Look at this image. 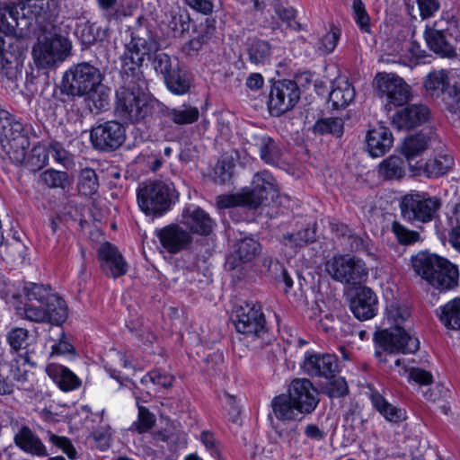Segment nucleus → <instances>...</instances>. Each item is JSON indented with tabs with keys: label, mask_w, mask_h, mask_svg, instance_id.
<instances>
[{
	"label": "nucleus",
	"mask_w": 460,
	"mask_h": 460,
	"mask_svg": "<svg viewBox=\"0 0 460 460\" xmlns=\"http://www.w3.org/2000/svg\"><path fill=\"white\" fill-rule=\"evenodd\" d=\"M261 245L252 237L239 240L234 245L232 259L240 262L251 261L260 252Z\"/></svg>",
	"instance_id": "nucleus-40"
},
{
	"label": "nucleus",
	"mask_w": 460,
	"mask_h": 460,
	"mask_svg": "<svg viewBox=\"0 0 460 460\" xmlns=\"http://www.w3.org/2000/svg\"><path fill=\"white\" fill-rule=\"evenodd\" d=\"M341 30L335 26H332L330 31L321 37L316 44V49L321 55L332 53L340 40Z\"/></svg>",
	"instance_id": "nucleus-51"
},
{
	"label": "nucleus",
	"mask_w": 460,
	"mask_h": 460,
	"mask_svg": "<svg viewBox=\"0 0 460 460\" xmlns=\"http://www.w3.org/2000/svg\"><path fill=\"white\" fill-rule=\"evenodd\" d=\"M410 317L407 306L397 302L391 303L386 308V318L391 327L376 331L375 341L385 351L389 353H414L419 349L420 343L417 338L409 334L403 323Z\"/></svg>",
	"instance_id": "nucleus-5"
},
{
	"label": "nucleus",
	"mask_w": 460,
	"mask_h": 460,
	"mask_svg": "<svg viewBox=\"0 0 460 460\" xmlns=\"http://www.w3.org/2000/svg\"><path fill=\"white\" fill-rule=\"evenodd\" d=\"M49 159V150L42 144L34 146L31 154V164L34 167L40 169L47 165Z\"/></svg>",
	"instance_id": "nucleus-60"
},
{
	"label": "nucleus",
	"mask_w": 460,
	"mask_h": 460,
	"mask_svg": "<svg viewBox=\"0 0 460 460\" xmlns=\"http://www.w3.org/2000/svg\"><path fill=\"white\" fill-rule=\"evenodd\" d=\"M75 353V347L61 332L58 341L51 346V356H73Z\"/></svg>",
	"instance_id": "nucleus-62"
},
{
	"label": "nucleus",
	"mask_w": 460,
	"mask_h": 460,
	"mask_svg": "<svg viewBox=\"0 0 460 460\" xmlns=\"http://www.w3.org/2000/svg\"><path fill=\"white\" fill-rule=\"evenodd\" d=\"M41 181L49 188L65 189L68 183V174L66 172L49 169L40 174Z\"/></svg>",
	"instance_id": "nucleus-53"
},
{
	"label": "nucleus",
	"mask_w": 460,
	"mask_h": 460,
	"mask_svg": "<svg viewBox=\"0 0 460 460\" xmlns=\"http://www.w3.org/2000/svg\"><path fill=\"white\" fill-rule=\"evenodd\" d=\"M261 159L270 165H279L281 162L283 150L279 144L269 136H261L256 143Z\"/></svg>",
	"instance_id": "nucleus-36"
},
{
	"label": "nucleus",
	"mask_w": 460,
	"mask_h": 460,
	"mask_svg": "<svg viewBox=\"0 0 460 460\" xmlns=\"http://www.w3.org/2000/svg\"><path fill=\"white\" fill-rule=\"evenodd\" d=\"M34 363L31 361L27 352L18 354L11 362L10 374L18 382L28 381Z\"/></svg>",
	"instance_id": "nucleus-43"
},
{
	"label": "nucleus",
	"mask_w": 460,
	"mask_h": 460,
	"mask_svg": "<svg viewBox=\"0 0 460 460\" xmlns=\"http://www.w3.org/2000/svg\"><path fill=\"white\" fill-rule=\"evenodd\" d=\"M436 140L437 135L433 132L409 136L402 146V153L408 160L412 159L423 154Z\"/></svg>",
	"instance_id": "nucleus-33"
},
{
	"label": "nucleus",
	"mask_w": 460,
	"mask_h": 460,
	"mask_svg": "<svg viewBox=\"0 0 460 460\" xmlns=\"http://www.w3.org/2000/svg\"><path fill=\"white\" fill-rule=\"evenodd\" d=\"M126 139V129L122 124L109 120L93 127L90 140L93 146L100 151H113L119 147Z\"/></svg>",
	"instance_id": "nucleus-17"
},
{
	"label": "nucleus",
	"mask_w": 460,
	"mask_h": 460,
	"mask_svg": "<svg viewBox=\"0 0 460 460\" xmlns=\"http://www.w3.org/2000/svg\"><path fill=\"white\" fill-rule=\"evenodd\" d=\"M137 199L139 208L146 216L161 217L176 203L178 193L172 181H157L140 186Z\"/></svg>",
	"instance_id": "nucleus-10"
},
{
	"label": "nucleus",
	"mask_w": 460,
	"mask_h": 460,
	"mask_svg": "<svg viewBox=\"0 0 460 460\" xmlns=\"http://www.w3.org/2000/svg\"><path fill=\"white\" fill-rule=\"evenodd\" d=\"M355 98L353 85L345 78H337L332 82L329 93V102L333 109H341L349 106Z\"/></svg>",
	"instance_id": "nucleus-31"
},
{
	"label": "nucleus",
	"mask_w": 460,
	"mask_h": 460,
	"mask_svg": "<svg viewBox=\"0 0 460 460\" xmlns=\"http://www.w3.org/2000/svg\"><path fill=\"white\" fill-rule=\"evenodd\" d=\"M320 402V394L307 378H296L288 394L275 396L271 408L275 417L281 421L299 420L298 416L311 414Z\"/></svg>",
	"instance_id": "nucleus-4"
},
{
	"label": "nucleus",
	"mask_w": 460,
	"mask_h": 460,
	"mask_svg": "<svg viewBox=\"0 0 460 460\" xmlns=\"http://www.w3.org/2000/svg\"><path fill=\"white\" fill-rule=\"evenodd\" d=\"M366 143L368 154L372 157H380L393 146L394 137L388 128L378 125L367 131Z\"/></svg>",
	"instance_id": "nucleus-26"
},
{
	"label": "nucleus",
	"mask_w": 460,
	"mask_h": 460,
	"mask_svg": "<svg viewBox=\"0 0 460 460\" xmlns=\"http://www.w3.org/2000/svg\"><path fill=\"white\" fill-rule=\"evenodd\" d=\"M325 271L336 281L356 285L367 276L366 264L355 257L336 255L325 262Z\"/></svg>",
	"instance_id": "nucleus-15"
},
{
	"label": "nucleus",
	"mask_w": 460,
	"mask_h": 460,
	"mask_svg": "<svg viewBox=\"0 0 460 460\" xmlns=\"http://www.w3.org/2000/svg\"><path fill=\"white\" fill-rule=\"evenodd\" d=\"M249 58L254 64H266L270 62L271 46L266 40H256L248 49Z\"/></svg>",
	"instance_id": "nucleus-46"
},
{
	"label": "nucleus",
	"mask_w": 460,
	"mask_h": 460,
	"mask_svg": "<svg viewBox=\"0 0 460 460\" xmlns=\"http://www.w3.org/2000/svg\"><path fill=\"white\" fill-rule=\"evenodd\" d=\"M449 224L451 226L449 241L453 247L460 251V202L456 205L449 218Z\"/></svg>",
	"instance_id": "nucleus-55"
},
{
	"label": "nucleus",
	"mask_w": 460,
	"mask_h": 460,
	"mask_svg": "<svg viewBox=\"0 0 460 460\" xmlns=\"http://www.w3.org/2000/svg\"><path fill=\"white\" fill-rule=\"evenodd\" d=\"M446 109L460 119V89L452 87L448 89L443 98Z\"/></svg>",
	"instance_id": "nucleus-58"
},
{
	"label": "nucleus",
	"mask_w": 460,
	"mask_h": 460,
	"mask_svg": "<svg viewBox=\"0 0 460 460\" xmlns=\"http://www.w3.org/2000/svg\"><path fill=\"white\" fill-rule=\"evenodd\" d=\"M0 138L7 141L12 147L20 148L22 156L30 146L23 124L4 110L0 111Z\"/></svg>",
	"instance_id": "nucleus-20"
},
{
	"label": "nucleus",
	"mask_w": 460,
	"mask_h": 460,
	"mask_svg": "<svg viewBox=\"0 0 460 460\" xmlns=\"http://www.w3.org/2000/svg\"><path fill=\"white\" fill-rule=\"evenodd\" d=\"M29 331L22 327H13L6 334V341L13 350L25 349L30 344Z\"/></svg>",
	"instance_id": "nucleus-50"
},
{
	"label": "nucleus",
	"mask_w": 460,
	"mask_h": 460,
	"mask_svg": "<svg viewBox=\"0 0 460 460\" xmlns=\"http://www.w3.org/2000/svg\"><path fill=\"white\" fill-rule=\"evenodd\" d=\"M160 102L147 95L139 87H120L116 92L115 114L129 123L148 122L156 117Z\"/></svg>",
	"instance_id": "nucleus-7"
},
{
	"label": "nucleus",
	"mask_w": 460,
	"mask_h": 460,
	"mask_svg": "<svg viewBox=\"0 0 460 460\" xmlns=\"http://www.w3.org/2000/svg\"><path fill=\"white\" fill-rule=\"evenodd\" d=\"M437 315L445 327L460 330V297H455L437 310Z\"/></svg>",
	"instance_id": "nucleus-37"
},
{
	"label": "nucleus",
	"mask_w": 460,
	"mask_h": 460,
	"mask_svg": "<svg viewBox=\"0 0 460 460\" xmlns=\"http://www.w3.org/2000/svg\"><path fill=\"white\" fill-rule=\"evenodd\" d=\"M314 130L319 134H332L341 137L343 134L344 125L340 118H326L317 120L314 126Z\"/></svg>",
	"instance_id": "nucleus-49"
},
{
	"label": "nucleus",
	"mask_w": 460,
	"mask_h": 460,
	"mask_svg": "<svg viewBox=\"0 0 460 460\" xmlns=\"http://www.w3.org/2000/svg\"><path fill=\"white\" fill-rule=\"evenodd\" d=\"M279 192V189L273 175L267 170L258 172L252 177V188H243L240 192L232 194V208H257L266 206L278 198Z\"/></svg>",
	"instance_id": "nucleus-11"
},
{
	"label": "nucleus",
	"mask_w": 460,
	"mask_h": 460,
	"mask_svg": "<svg viewBox=\"0 0 460 460\" xmlns=\"http://www.w3.org/2000/svg\"><path fill=\"white\" fill-rule=\"evenodd\" d=\"M200 441L213 457H220L219 444L212 432L208 430L202 431Z\"/></svg>",
	"instance_id": "nucleus-64"
},
{
	"label": "nucleus",
	"mask_w": 460,
	"mask_h": 460,
	"mask_svg": "<svg viewBox=\"0 0 460 460\" xmlns=\"http://www.w3.org/2000/svg\"><path fill=\"white\" fill-rule=\"evenodd\" d=\"M150 60L155 72L162 75L163 78L179 64L176 58H172L166 53L158 51L153 54Z\"/></svg>",
	"instance_id": "nucleus-48"
},
{
	"label": "nucleus",
	"mask_w": 460,
	"mask_h": 460,
	"mask_svg": "<svg viewBox=\"0 0 460 460\" xmlns=\"http://www.w3.org/2000/svg\"><path fill=\"white\" fill-rule=\"evenodd\" d=\"M430 115L424 104H412L394 115L393 125L398 129H411L426 122Z\"/></svg>",
	"instance_id": "nucleus-24"
},
{
	"label": "nucleus",
	"mask_w": 460,
	"mask_h": 460,
	"mask_svg": "<svg viewBox=\"0 0 460 460\" xmlns=\"http://www.w3.org/2000/svg\"><path fill=\"white\" fill-rule=\"evenodd\" d=\"M99 180L95 171L85 167L78 174L77 190L80 195L92 197L98 192Z\"/></svg>",
	"instance_id": "nucleus-42"
},
{
	"label": "nucleus",
	"mask_w": 460,
	"mask_h": 460,
	"mask_svg": "<svg viewBox=\"0 0 460 460\" xmlns=\"http://www.w3.org/2000/svg\"><path fill=\"white\" fill-rule=\"evenodd\" d=\"M71 50L72 43L66 37L43 30L32 47L31 55L38 69H54L71 55Z\"/></svg>",
	"instance_id": "nucleus-9"
},
{
	"label": "nucleus",
	"mask_w": 460,
	"mask_h": 460,
	"mask_svg": "<svg viewBox=\"0 0 460 460\" xmlns=\"http://www.w3.org/2000/svg\"><path fill=\"white\" fill-rule=\"evenodd\" d=\"M377 95L386 109L402 106L411 97V87L399 75L393 73H378L375 77Z\"/></svg>",
	"instance_id": "nucleus-14"
},
{
	"label": "nucleus",
	"mask_w": 460,
	"mask_h": 460,
	"mask_svg": "<svg viewBox=\"0 0 460 460\" xmlns=\"http://www.w3.org/2000/svg\"><path fill=\"white\" fill-rule=\"evenodd\" d=\"M102 271L117 279L128 271V263L119 249L109 242L102 243L97 251Z\"/></svg>",
	"instance_id": "nucleus-21"
},
{
	"label": "nucleus",
	"mask_w": 460,
	"mask_h": 460,
	"mask_svg": "<svg viewBox=\"0 0 460 460\" xmlns=\"http://www.w3.org/2000/svg\"><path fill=\"white\" fill-rule=\"evenodd\" d=\"M163 439L174 449L184 448L187 446V434L181 429L174 428V431L165 433Z\"/></svg>",
	"instance_id": "nucleus-63"
},
{
	"label": "nucleus",
	"mask_w": 460,
	"mask_h": 460,
	"mask_svg": "<svg viewBox=\"0 0 460 460\" xmlns=\"http://www.w3.org/2000/svg\"><path fill=\"white\" fill-rule=\"evenodd\" d=\"M24 301L14 308L23 319L41 323L61 325L68 316L66 302L49 285L28 283L23 288Z\"/></svg>",
	"instance_id": "nucleus-1"
},
{
	"label": "nucleus",
	"mask_w": 460,
	"mask_h": 460,
	"mask_svg": "<svg viewBox=\"0 0 460 460\" xmlns=\"http://www.w3.org/2000/svg\"><path fill=\"white\" fill-rule=\"evenodd\" d=\"M100 69L89 62L71 66L63 75L61 91L74 97H86L92 111H103L109 105L110 89L102 84Z\"/></svg>",
	"instance_id": "nucleus-2"
},
{
	"label": "nucleus",
	"mask_w": 460,
	"mask_h": 460,
	"mask_svg": "<svg viewBox=\"0 0 460 460\" xmlns=\"http://www.w3.org/2000/svg\"><path fill=\"white\" fill-rule=\"evenodd\" d=\"M46 373L54 384L64 392L76 390L81 385L80 378L64 365L49 363L46 367Z\"/></svg>",
	"instance_id": "nucleus-27"
},
{
	"label": "nucleus",
	"mask_w": 460,
	"mask_h": 460,
	"mask_svg": "<svg viewBox=\"0 0 460 460\" xmlns=\"http://www.w3.org/2000/svg\"><path fill=\"white\" fill-rule=\"evenodd\" d=\"M448 85V75L444 69L432 71L424 79V87L431 96L446 94L445 91Z\"/></svg>",
	"instance_id": "nucleus-41"
},
{
	"label": "nucleus",
	"mask_w": 460,
	"mask_h": 460,
	"mask_svg": "<svg viewBox=\"0 0 460 460\" xmlns=\"http://www.w3.org/2000/svg\"><path fill=\"white\" fill-rule=\"evenodd\" d=\"M392 231L396 236L399 243L402 244H411L420 238L419 233L411 231L398 222H394Z\"/></svg>",
	"instance_id": "nucleus-57"
},
{
	"label": "nucleus",
	"mask_w": 460,
	"mask_h": 460,
	"mask_svg": "<svg viewBox=\"0 0 460 460\" xmlns=\"http://www.w3.org/2000/svg\"><path fill=\"white\" fill-rule=\"evenodd\" d=\"M136 404L138 409L137 420L132 423L130 429L141 434L153 428L155 423V416L147 408L140 404L137 396H136Z\"/></svg>",
	"instance_id": "nucleus-47"
},
{
	"label": "nucleus",
	"mask_w": 460,
	"mask_h": 460,
	"mask_svg": "<svg viewBox=\"0 0 460 460\" xmlns=\"http://www.w3.org/2000/svg\"><path fill=\"white\" fill-rule=\"evenodd\" d=\"M454 164V158L449 152L440 151L425 163L423 173L428 178L436 179L447 173Z\"/></svg>",
	"instance_id": "nucleus-34"
},
{
	"label": "nucleus",
	"mask_w": 460,
	"mask_h": 460,
	"mask_svg": "<svg viewBox=\"0 0 460 460\" xmlns=\"http://www.w3.org/2000/svg\"><path fill=\"white\" fill-rule=\"evenodd\" d=\"M353 19L364 33L371 32L370 18L367 13L365 4L362 0H353L352 3Z\"/></svg>",
	"instance_id": "nucleus-54"
},
{
	"label": "nucleus",
	"mask_w": 460,
	"mask_h": 460,
	"mask_svg": "<svg viewBox=\"0 0 460 460\" xmlns=\"http://www.w3.org/2000/svg\"><path fill=\"white\" fill-rule=\"evenodd\" d=\"M379 172L387 180L399 179L404 175V161L395 155H391L379 164Z\"/></svg>",
	"instance_id": "nucleus-44"
},
{
	"label": "nucleus",
	"mask_w": 460,
	"mask_h": 460,
	"mask_svg": "<svg viewBox=\"0 0 460 460\" xmlns=\"http://www.w3.org/2000/svg\"><path fill=\"white\" fill-rule=\"evenodd\" d=\"M164 163L161 153L150 149L143 150L129 164V169L137 176L155 172L160 169Z\"/></svg>",
	"instance_id": "nucleus-32"
},
{
	"label": "nucleus",
	"mask_w": 460,
	"mask_h": 460,
	"mask_svg": "<svg viewBox=\"0 0 460 460\" xmlns=\"http://www.w3.org/2000/svg\"><path fill=\"white\" fill-rule=\"evenodd\" d=\"M302 369L309 376L330 379L338 371V360L332 354L306 351Z\"/></svg>",
	"instance_id": "nucleus-19"
},
{
	"label": "nucleus",
	"mask_w": 460,
	"mask_h": 460,
	"mask_svg": "<svg viewBox=\"0 0 460 460\" xmlns=\"http://www.w3.org/2000/svg\"><path fill=\"white\" fill-rule=\"evenodd\" d=\"M180 224L190 235L209 236L216 226L215 221L203 208L195 205H186L181 215Z\"/></svg>",
	"instance_id": "nucleus-18"
},
{
	"label": "nucleus",
	"mask_w": 460,
	"mask_h": 460,
	"mask_svg": "<svg viewBox=\"0 0 460 460\" xmlns=\"http://www.w3.org/2000/svg\"><path fill=\"white\" fill-rule=\"evenodd\" d=\"M373 408L391 423H400L407 419L404 409L390 403L379 392H373L370 395Z\"/></svg>",
	"instance_id": "nucleus-30"
},
{
	"label": "nucleus",
	"mask_w": 460,
	"mask_h": 460,
	"mask_svg": "<svg viewBox=\"0 0 460 460\" xmlns=\"http://www.w3.org/2000/svg\"><path fill=\"white\" fill-rule=\"evenodd\" d=\"M84 45H92L102 41L108 36V30L100 28L96 23L86 22L77 24L75 31Z\"/></svg>",
	"instance_id": "nucleus-39"
},
{
	"label": "nucleus",
	"mask_w": 460,
	"mask_h": 460,
	"mask_svg": "<svg viewBox=\"0 0 460 460\" xmlns=\"http://www.w3.org/2000/svg\"><path fill=\"white\" fill-rule=\"evenodd\" d=\"M232 323L237 332L247 336L261 337L266 332V321L261 307L245 301L234 302Z\"/></svg>",
	"instance_id": "nucleus-13"
},
{
	"label": "nucleus",
	"mask_w": 460,
	"mask_h": 460,
	"mask_svg": "<svg viewBox=\"0 0 460 460\" xmlns=\"http://www.w3.org/2000/svg\"><path fill=\"white\" fill-rule=\"evenodd\" d=\"M164 84L174 95H183L187 93L191 85L190 75L176 66L164 78Z\"/></svg>",
	"instance_id": "nucleus-35"
},
{
	"label": "nucleus",
	"mask_w": 460,
	"mask_h": 460,
	"mask_svg": "<svg viewBox=\"0 0 460 460\" xmlns=\"http://www.w3.org/2000/svg\"><path fill=\"white\" fill-rule=\"evenodd\" d=\"M15 445L27 454L36 456H46L47 448L40 438L27 426H22L14 434Z\"/></svg>",
	"instance_id": "nucleus-28"
},
{
	"label": "nucleus",
	"mask_w": 460,
	"mask_h": 460,
	"mask_svg": "<svg viewBox=\"0 0 460 460\" xmlns=\"http://www.w3.org/2000/svg\"><path fill=\"white\" fill-rule=\"evenodd\" d=\"M300 99V89L292 80L275 82L269 94L268 108L271 115L280 116L292 110Z\"/></svg>",
	"instance_id": "nucleus-16"
},
{
	"label": "nucleus",
	"mask_w": 460,
	"mask_h": 460,
	"mask_svg": "<svg viewBox=\"0 0 460 460\" xmlns=\"http://www.w3.org/2000/svg\"><path fill=\"white\" fill-rule=\"evenodd\" d=\"M156 235L162 246L170 253H177L187 249L192 242L190 233L177 224L157 230Z\"/></svg>",
	"instance_id": "nucleus-23"
},
{
	"label": "nucleus",
	"mask_w": 460,
	"mask_h": 460,
	"mask_svg": "<svg viewBox=\"0 0 460 460\" xmlns=\"http://www.w3.org/2000/svg\"><path fill=\"white\" fill-rule=\"evenodd\" d=\"M350 309L360 321L373 318L377 312V297L368 288H359L350 301Z\"/></svg>",
	"instance_id": "nucleus-25"
},
{
	"label": "nucleus",
	"mask_w": 460,
	"mask_h": 460,
	"mask_svg": "<svg viewBox=\"0 0 460 460\" xmlns=\"http://www.w3.org/2000/svg\"><path fill=\"white\" fill-rule=\"evenodd\" d=\"M341 228V234L348 235L351 250L359 252L367 249L369 238L367 234H357L349 229L347 226L342 225Z\"/></svg>",
	"instance_id": "nucleus-56"
},
{
	"label": "nucleus",
	"mask_w": 460,
	"mask_h": 460,
	"mask_svg": "<svg viewBox=\"0 0 460 460\" xmlns=\"http://www.w3.org/2000/svg\"><path fill=\"white\" fill-rule=\"evenodd\" d=\"M157 107L156 117L162 116L178 125L192 124L199 119V111L197 107L182 104L175 108H169L160 102Z\"/></svg>",
	"instance_id": "nucleus-29"
},
{
	"label": "nucleus",
	"mask_w": 460,
	"mask_h": 460,
	"mask_svg": "<svg viewBox=\"0 0 460 460\" xmlns=\"http://www.w3.org/2000/svg\"><path fill=\"white\" fill-rule=\"evenodd\" d=\"M56 0H22L0 4V33L12 35L16 29L29 28L35 22L47 30L57 15Z\"/></svg>",
	"instance_id": "nucleus-3"
},
{
	"label": "nucleus",
	"mask_w": 460,
	"mask_h": 460,
	"mask_svg": "<svg viewBox=\"0 0 460 460\" xmlns=\"http://www.w3.org/2000/svg\"><path fill=\"white\" fill-rule=\"evenodd\" d=\"M168 29L174 35L181 34L190 29V19L186 13H181L180 7L176 6L171 9L169 16L164 21Z\"/></svg>",
	"instance_id": "nucleus-45"
},
{
	"label": "nucleus",
	"mask_w": 460,
	"mask_h": 460,
	"mask_svg": "<svg viewBox=\"0 0 460 460\" xmlns=\"http://www.w3.org/2000/svg\"><path fill=\"white\" fill-rule=\"evenodd\" d=\"M414 271L429 285L441 291L454 288L458 283V269L436 254L418 253L412 258Z\"/></svg>",
	"instance_id": "nucleus-8"
},
{
	"label": "nucleus",
	"mask_w": 460,
	"mask_h": 460,
	"mask_svg": "<svg viewBox=\"0 0 460 460\" xmlns=\"http://www.w3.org/2000/svg\"><path fill=\"white\" fill-rule=\"evenodd\" d=\"M157 40L146 29L132 31L130 40L124 44V51L119 57L121 74L138 83L143 77L142 66L146 59H151L159 50Z\"/></svg>",
	"instance_id": "nucleus-6"
},
{
	"label": "nucleus",
	"mask_w": 460,
	"mask_h": 460,
	"mask_svg": "<svg viewBox=\"0 0 460 460\" xmlns=\"http://www.w3.org/2000/svg\"><path fill=\"white\" fill-rule=\"evenodd\" d=\"M22 65L19 57L10 51L0 50V80L18 79L22 75Z\"/></svg>",
	"instance_id": "nucleus-38"
},
{
	"label": "nucleus",
	"mask_w": 460,
	"mask_h": 460,
	"mask_svg": "<svg viewBox=\"0 0 460 460\" xmlns=\"http://www.w3.org/2000/svg\"><path fill=\"white\" fill-rule=\"evenodd\" d=\"M446 18L436 21L431 27H428L424 32V38L429 48L442 57H455L456 46L447 38L445 31Z\"/></svg>",
	"instance_id": "nucleus-22"
},
{
	"label": "nucleus",
	"mask_w": 460,
	"mask_h": 460,
	"mask_svg": "<svg viewBox=\"0 0 460 460\" xmlns=\"http://www.w3.org/2000/svg\"><path fill=\"white\" fill-rule=\"evenodd\" d=\"M49 440L64 452L70 459H75L76 456V450L72 442L66 437L57 436L55 434H49Z\"/></svg>",
	"instance_id": "nucleus-61"
},
{
	"label": "nucleus",
	"mask_w": 460,
	"mask_h": 460,
	"mask_svg": "<svg viewBox=\"0 0 460 460\" xmlns=\"http://www.w3.org/2000/svg\"><path fill=\"white\" fill-rule=\"evenodd\" d=\"M173 377L172 375L161 369H154L146 373L141 378V384L148 387L151 384L154 386H160L164 388L170 387L172 385Z\"/></svg>",
	"instance_id": "nucleus-52"
},
{
	"label": "nucleus",
	"mask_w": 460,
	"mask_h": 460,
	"mask_svg": "<svg viewBox=\"0 0 460 460\" xmlns=\"http://www.w3.org/2000/svg\"><path fill=\"white\" fill-rule=\"evenodd\" d=\"M279 438L288 445V447L296 446L298 442L300 432L297 425H291L286 428H275Z\"/></svg>",
	"instance_id": "nucleus-59"
},
{
	"label": "nucleus",
	"mask_w": 460,
	"mask_h": 460,
	"mask_svg": "<svg viewBox=\"0 0 460 460\" xmlns=\"http://www.w3.org/2000/svg\"><path fill=\"white\" fill-rule=\"evenodd\" d=\"M442 202L438 197L425 193L406 195L401 203L402 217L409 222H431L438 216Z\"/></svg>",
	"instance_id": "nucleus-12"
}]
</instances>
